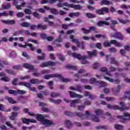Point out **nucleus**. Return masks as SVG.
Segmentation results:
<instances>
[{
  "label": "nucleus",
  "instance_id": "obj_1",
  "mask_svg": "<svg viewBox=\"0 0 130 130\" xmlns=\"http://www.w3.org/2000/svg\"><path fill=\"white\" fill-rule=\"evenodd\" d=\"M47 117H48L47 115L38 114L36 115L37 120L40 121L43 125L46 126H53V125H55V123H53L52 121L45 119L47 118Z\"/></svg>",
  "mask_w": 130,
  "mask_h": 130
},
{
  "label": "nucleus",
  "instance_id": "obj_2",
  "mask_svg": "<svg viewBox=\"0 0 130 130\" xmlns=\"http://www.w3.org/2000/svg\"><path fill=\"white\" fill-rule=\"evenodd\" d=\"M51 78H58L59 80L63 82V83H69V82H71V80L67 78H64L62 77L60 74H47L45 75L44 79L45 80H49V79Z\"/></svg>",
  "mask_w": 130,
  "mask_h": 130
},
{
  "label": "nucleus",
  "instance_id": "obj_3",
  "mask_svg": "<svg viewBox=\"0 0 130 130\" xmlns=\"http://www.w3.org/2000/svg\"><path fill=\"white\" fill-rule=\"evenodd\" d=\"M120 105L122 107H119L116 105H111L109 104L107 105L108 108L109 109H112L113 110H120V111H124V110H127L129 108L127 107H125V104L122 102H120Z\"/></svg>",
  "mask_w": 130,
  "mask_h": 130
},
{
  "label": "nucleus",
  "instance_id": "obj_4",
  "mask_svg": "<svg viewBox=\"0 0 130 130\" xmlns=\"http://www.w3.org/2000/svg\"><path fill=\"white\" fill-rule=\"evenodd\" d=\"M75 114L76 116H78L81 119H88V117L90 116V112L89 111H86L85 114L79 112H75Z\"/></svg>",
  "mask_w": 130,
  "mask_h": 130
},
{
  "label": "nucleus",
  "instance_id": "obj_5",
  "mask_svg": "<svg viewBox=\"0 0 130 130\" xmlns=\"http://www.w3.org/2000/svg\"><path fill=\"white\" fill-rule=\"evenodd\" d=\"M123 116L118 115L117 118L121 119V121L123 123L125 122L126 120H128V119L126 118L125 117H128L129 119H130V114L127 112H124L123 114Z\"/></svg>",
  "mask_w": 130,
  "mask_h": 130
},
{
  "label": "nucleus",
  "instance_id": "obj_6",
  "mask_svg": "<svg viewBox=\"0 0 130 130\" xmlns=\"http://www.w3.org/2000/svg\"><path fill=\"white\" fill-rule=\"evenodd\" d=\"M56 63L52 61H48L47 62H43L41 65V68H48V67H55Z\"/></svg>",
  "mask_w": 130,
  "mask_h": 130
},
{
  "label": "nucleus",
  "instance_id": "obj_7",
  "mask_svg": "<svg viewBox=\"0 0 130 130\" xmlns=\"http://www.w3.org/2000/svg\"><path fill=\"white\" fill-rule=\"evenodd\" d=\"M95 13L97 15H104V13H109V9L107 7H103L101 9L95 10Z\"/></svg>",
  "mask_w": 130,
  "mask_h": 130
},
{
  "label": "nucleus",
  "instance_id": "obj_8",
  "mask_svg": "<svg viewBox=\"0 0 130 130\" xmlns=\"http://www.w3.org/2000/svg\"><path fill=\"white\" fill-rule=\"evenodd\" d=\"M20 25L21 27H24V28H28L30 27L31 30H35L36 29V27L37 28V25H35L34 24L30 25V23L29 22H24L20 24Z\"/></svg>",
  "mask_w": 130,
  "mask_h": 130
},
{
  "label": "nucleus",
  "instance_id": "obj_9",
  "mask_svg": "<svg viewBox=\"0 0 130 130\" xmlns=\"http://www.w3.org/2000/svg\"><path fill=\"white\" fill-rule=\"evenodd\" d=\"M112 37L117 38V39H119V40H122L123 39V35H122V34L121 32H117L113 35Z\"/></svg>",
  "mask_w": 130,
  "mask_h": 130
},
{
  "label": "nucleus",
  "instance_id": "obj_10",
  "mask_svg": "<svg viewBox=\"0 0 130 130\" xmlns=\"http://www.w3.org/2000/svg\"><path fill=\"white\" fill-rule=\"evenodd\" d=\"M70 89L81 92H82V90H83V86H82V85H78L76 86V88H75L73 86H70Z\"/></svg>",
  "mask_w": 130,
  "mask_h": 130
},
{
  "label": "nucleus",
  "instance_id": "obj_11",
  "mask_svg": "<svg viewBox=\"0 0 130 130\" xmlns=\"http://www.w3.org/2000/svg\"><path fill=\"white\" fill-rule=\"evenodd\" d=\"M27 46H28L30 48L31 51H34V50H35V47H33V45H32V44L25 43V45H22L23 48H27Z\"/></svg>",
  "mask_w": 130,
  "mask_h": 130
},
{
  "label": "nucleus",
  "instance_id": "obj_12",
  "mask_svg": "<svg viewBox=\"0 0 130 130\" xmlns=\"http://www.w3.org/2000/svg\"><path fill=\"white\" fill-rule=\"evenodd\" d=\"M70 102H71V107L76 108V104L80 103V100L76 99L75 100H70Z\"/></svg>",
  "mask_w": 130,
  "mask_h": 130
},
{
  "label": "nucleus",
  "instance_id": "obj_13",
  "mask_svg": "<svg viewBox=\"0 0 130 130\" xmlns=\"http://www.w3.org/2000/svg\"><path fill=\"white\" fill-rule=\"evenodd\" d=\"M87 54H88L89 57H93V56H97V51L94 50L92 52L88 51H87Z\"/></svg>",
  "mask_w": 130,
  "mask_h": 130
},
{
  "label": "nucleus",
  "instance_id": "obj_14",
  "mask_svg": "<svg viewBox=\"0 0 130 130\" xmlns=\"http://www.w3.org/2000/svg\"><path fill=\"white\" fill-rule=\"evenodd\" d=\"M24 68H25V69H28V70H32L34 71L35 70V68H34V66L32 65H30L27 63H24L23 64Z\"/></svg>",
  "mask_w": 130,
  "mask_h": 130
},
{
  "label": "nucleus",
  "instance_id": "obj_15",
  "mask_svg": "<svg viewBox=\"0 0 130 130\" xmlns=\"http://www.w3.org/2000/svg\"><path fill=\"white\" fill-rule=\"evenodd\" d=\"M70 39L72 40V42H74V43H76V44H77L78 47L80 46V42L79 41V40L77 39H74L73 35L70 36Z\"/></svg>",
  "mask_w": 130,
  "mask_h": 130
},
{
  "label": "nucleus",
  "instance_id": "obj_16",
  "mask_svg": "<svg viewBox=\"0 0 130 130\" xmlns=\"http://www.w3.org/2000/svg\"><path fill=\"white\" fill-rule=\"evenodd\" d=\"M73 57H75V58H77V59H79L81 60V59L84 57V56H82L81 54H77L76 52L73 53Z\"/></svg>",
  "mask_w": 130,
  "mask_h": 130
},
{
  "label": "nucleus",
  "instance_id": "obj_17",
  "mask_svg": "<svg viewBox=\"0 0 130 130\" xmlns=\"http://www.w3.org/2000/svg\"><path fill=\"white\" fill-rule=\"evenodd\" d=\"M64 124L67 128H71L73 126V124H72V122L70 120H66Z\"/></svg>",
  "mask_w": 130,
  "mask_h": 130
},
{
  "label": "nucleus",
  "instance_id": "obj_18",
  "mask_svg": "<svg viewBox=\"0 0 130 130\" xmlns=\"http://www.w3.org/2000/svg\"><path fill=\"white\" fill-rule=\"evenodd\" d=\"M111 43L114 44L115 46H117V47H121V46H122V44L117 42V41L115 40H112Z\"/></svg>",
  "mask_w": 130,
  "mask_h": 130
},
{
  "label": "nucleus",
  "instance_id": "obj_19",
  "mask_svg": "<svg viewBox=\"0 0 130 130\" xmlns=\"http://www.w3.org/2000/svg\"><path fill=\"white\" fill-rule=\"evenodd\" d=\"M18 116V112H14L11 113V116L10 117V119L11 120H15L16 117Z\"/></svg>",
  "mask_w": 130,
  "mask_h": 130
},
{
  "label": "nucleus",
  "instance_id": "obj_20",
  "mask_svg": "<svg viewBox=\"0 0 130 130\" xmlns=\"http://www.w3.org/2000/svg\"><path fill=\"white\" fill-rule=\"evenodd\" d=\"M101 6H103L104 5L106 6H109V5H111V2L108 0H101Z\"/></svg>",
  "mask_w": 130,
  "mask_h": 130
},
{
  "label": "nucleus",
  "instance_id": "obj_21",
  "mask_svg": "<svg viewBox=\"0 0 130 130\" xmlns=\"http://www.w3.org/2000/svg\"><path fill=\"white\" fill-rule=\"evenodd\" d=\"M94 112L97 116H99V115H102V114H103V111L100 109L95 110Z\"/></svg>",
  "mask_w": 130,
  "mask_h": 130
},
{
  "label": "nucleus",
  "instance_id": "obj_22",
  "mask_svg": "<svg viewBox=\"0 0 130 130\" xmlns=\"http://www.w3.org/2000/svg\"><path fill=\"white\" fill-rule=\"evenodd\" d=\"M50 102H52V103H54V104H59L60 102H61V100H53V99H49Z\"/></svg>",
  "mask_w": 130,
  "mask_h": 130
},
{
  "label": "nucleus",
  "instance_id": "obj_23",
  "mask_svg": "<svg viewBox=\"0 0 130 130\" xmlns=\"http://www.w3.org/2000/svg\"><path fill=\"white\" fill-rule=\"evenodd\" d=\"M110 63H111L112 64H115V66H119L118 62L115 60V58H114V57H111L110 58Z\"/></svg>",
  "mask_w": 130,
  "mask_h": 130
},
{
  "label": "nucleus",
  "instance_id": "obj_24",
  "mask_svg": "<svg viewBox=\"0 0 130 130\" xmlns=\"http://www.w3.org/2000/svg\"><path fill=\"white\" fill-rule=\"evenodd\" d=\"M30 84H40V80L38 79H33L30 81Z\"/></svg>",
  "mask_w": 130,
  "mask_h": 130
},
{
  "label": "nucleus",
  "instance_id": "obj_25",
  "mask_svg": "<svg viewBox=\"0 0 130 130\" xmlns=\"http://www.w3.org/2000/svg\"><path fill=\"white\" fill-rule=\"evenodd\" d=\"M37 29H42V30H45L46 29H47V25H43L41 24H39L37 25Z\"/></svg>",
  "mask_w": 130,
  "mask_h": 130
},
{
  "label": "nucleus",
  "instance_id": "obj_26",
  "mask_svg": "<svg viewBox=\"0 0 130 130\" xmlns=\"http://www.w3.org/2000/svg\"><path fill=\"white\" fill-rule=\"evenodd\" d=\"M91 120L92 121H95V122H99V121H100V119L94 115H91Z\"/></svg>",
  "mask_w": 130,
  "mask_h": 130
},
{
  "label": "nucleus",
  "instance_id": "obj_27",
  "mask_svg": "<svg viewBox=\"0 0 130 130\" xmlns=\"http://www.w3.org/2000/svg\"><path fill=\"white\" fill-rule=\"evenodd\" d=\"M6 125H7V126H9V127H10V128H12L13 130H17V127L13 126V125H12V124H11V122H10V121H7L6 122Z\"/></svg>",
  "mask_w": 130,
  "mask_h": 130
},
{
  "label": "nucleus",
  "instance_id": "obj_28",
  "mask_svg": "<svg viewBox=\"0 0 130 130\" xmlns=\"http://www.w3.org/2000/svg\"><path fill=\"white\" fill-rule=\"evenodd\" d=\"M81 14L80 12H76V13H71L69 14V17H71V18L75 16V17H79Z\"/></svg>",
  "mask_w": 130,
  "mask_h": 130
},
{
  "label": "nucleus",
  "instance_id": "obj_29",
  "mask_svg": "<svg viewBox=\"0 0 130 130\" xmlns=\"http://www.w3.org/2000/svg\"><path fill=\"white\" fill-rule=\"evenodd\" d=\"M8 93L9 94H11V95L17 96V90H15L13 89H9L8 90Z\"/></svg>",
  "mask_w": 130,
  "mask_h": 130
},
{
  "label": "nucleus",
  "instance_id": "obj_30",
  "mask_svg": "<svg viewBox=\"0 0 130 130\" xmlns=\"http://www.w3.org/2000/svg\"><path fill=\"white\" fill-rule=\"evenodd\" d=\"M64 114H65V115H67V116H70V117H73V116H74V115H75V113H72L68 111H65Z\"/></svg>",
  "mask_w": 130,
  "mask_h": 130
},
{
  "label": "nucleus",
  "instance_id": "obj_31",
  "mask_svg": "<svg viewBox=\"0 0 130 130\" xmlns=\"http://www.w3.org/2000/svg\"><path fill=\"white\" fill-rule=\"evenodd\" d=\"M67 69H70L71 70H74V71H77V67L72 66L71 64H68L66 66Z\"/></svg>",
  "mask_w": 130,
  "mask_h": 130
},
{
  "label": "nucleus",
  "instance_id": "obj_32",
  "mask_svg": "<svg viewBox=\"0 0 130 130\" xmlns=\"http://www.w3.org/2000/svg\"><path fill=\"white\" fill-rule=\"evenodd\" d=\"M86 17H87V18H89V19L96 18V15H95L94 14H91L90 13H86Z\"/></svg>",
  "mask_w": 130,
  "mask_h": 130
},
{
  "label": "nucleus",
  "instance_id": "obj_33",
  "mask_svg": "<svg viewBox=\"0 0 130 130\" xmlns=\"http://www.w3.org/2000/svg\"><path fill=\"white\" fill-rule=\"evenodd\" d=\"M86 58H87L86 56H83V57L82 59H81V63L82 64H85L86 63H89V62L86 60Z\"/></svg>",
  "mask_w": 130,
  "mask_h": 130
},
{
  "label": "nucleus",
  "instance_id": "obj_34",
  "mask_svg": "<svg viewBox=\"0 0 130 130\" xmlns=\"http://www.w3.org/2000/svg\"><path fill=\"white\" fill-rule=\"evenodd\" d=\"M21 120L23 123H24L25 124H28V123H29V119H27L26 118H21Z\"/></svg>",
  "mask_w": 130,
  "mask_h": 130
},
{
  "label": "nucleus",
  "instance_id": "obj_35",
  "mask_svg": "<svg viewBox=\"0 0 130 130\" xmlns=\"http://www.w3.org/2000/svg\"><path fill=\"white\" fill-rule=\"evenodd\" d=\"M60 96V94L58 92H52L51 93V97L53 98H55V97H58Z\"/></svg>",
  "mask_w": 130,
  "mask_h": 130
},
{
  "label": "nucleus",
  "instance_id": "obj_36",
  "mask_svg": "<svg viewBox=\"0 0 130 130\" xmlns=\"http://www.w3.org/2000/svg\"><path fill=\"white\" fill-rule=\"evenodd\" d=\"M111 44H112V43H111V40L110 41V42H105L103 43V45H104V47H109L111 46Z\"/></svg>",
  "mask_w": 130,
  "mask_h": 130
},
{
  "label": "nucleus",
  "instance_id": "obj_37",
  "mask_svg": "<svg viewBox=\"0 0 130 130\" xmlns=\"http://www.w3.org/2000/svg\"><path fill=\"white\" fill-rule=\"evenodd\" d=\"M119 22H120V23H121V24H127V23H129V21L127 19H125V20H123V19H118Z\"/></svg>",
  "mask_w": 130,
  "mask_h": 130
},
{
  "label": "nucleus",
  "instance_id": "obj_38",
  "mask_svg": "<svg viewBox=\"0 0 130 130\" xmlns=\"http://www.w3.org/2000/svg\"><path fill=\"white\" fill-rule=\"evenodd\" d=\"M114 127L116 129L121 130V129H123V126L119 124H115L114 125Z\"/></svg>",
  "mask_w": 130,
  "mask_h": 130
},
{
  "label": "nucleus",
  "instance_id": "obj_39",
  "mask_svg": "<svg viewBox=\"0 0 130 130\" xmlns=\"http://www.w3.org/2000/svg\"><path fill=\"white\" fill-rule=\"evenodd\" d=\"M108 128V126L107 125L98 126L96 127V129H107Z\"/></svg>",
  "mask_w": 130,
  "mask_h": 130
},
{
  "label": "nucleus",
  "instance_id": "obj_40",
  "mask_svg": "<svg viewBox=\"0 0 130 130\" xmlns=\"http://www.w3.org/2000/svg\"><path fill=\"white\" fill-rule=\"evenodd\" d=\"M37 59L39 60H44V59H45V54L43 53L42 56H38Z\"/></svg>",
  "mask_w": 130,
  "mask_h": 130
},
{
  "label": "nucleus",
  "instance_id": "obj_41",
  "mask_svg": "<svg viewBox=\"0 0 130 130\" xmlns=\"http://www.w3.org/2000/svg\"><path fill=\"white\" fill-rule=\"evenodd\" d=\"M24 12L26 15H31L32 14V11L28 8H25Z\"/></svg>",
  "mask_w": 130,
  "mask_h": 130
},
{
  "label": "nucleus",
  "instance_id": "obj_42",
  "mask_svg": "<svg viewBox=\"0 0 130 130\" xmlns=\"http://www.w3.org/2000/svg\"><path fill=\"white\" fill-rule=\"evenodd\" d=\"M6 73H7V74H9V75H12L13 76H15V75H16V74H15V72H14V71H13L12 70L6 69Z\"/></svg>",
  "mask_w": 130,
  "mask_h": 130
},
{
  "label": "nucleus",
  "instance_id": "obj_43",
  "mask_svg": "<svg viewBox=\"0 0 130 130\" xmlns=\"http://www.w3.org/2000/svg\"><path fill=\"white\" fill-rule=\"evenodd\" d=\"M33 16L35 18H37L38 20L40 19H41V16H40V14H38L37 12H33Z\"/></svg>",
  "mask_w": 130,
  "mask_h": 130
},
{
  "label": "nucleus",
  "instance_id": "obj_44",
  "mask_svg": "<svg viewBox=\"0 0 130 130\" xmlns=\"http://www.w3.org/2000/svg\"><path fill=\"white\" fill-rule=\"evenodd\" d=\"M125 94L127 95L124 98H122L121 99H124L125 98H127V99L130 101V91L125 92Z\"/></svg>",
  "mask_w": 130,
  "mask_h": 130
},
{
  "label": "nucleus",
  "instance_id": "obj_45",
  "mask_svg": "<svg viewBox=\"0 0 130 130\" xmlns=\"http://www.w3.org/2000/svg\"><path fill=\"white\" fill-rule=\"evenodd\" d=\"M89 83H90V84H98L99 82L96 81V79L95 78H91L89 80Z\"/></svg>",
  "mask_w": 130,
  "mask_h": 130
},
{
  "label": "nucleus",
  "instance_id": "obj_46",
  "mask_svg": "<svg viewBox=\"0 0 130 130\" xmlns=\"http://www.w3.org/2000/svg\"><path fill=\"white\" fill-rule=\"evenodd\" d=\"M50 11L53 15H57V14H58V11H57V10L54 8L51 9Z\"/></svg>",
  "mask_w": 130,
  "mask_h": 130
},
{
  "label": "nucleus",
  "instance_id": "obj_47",
  "mask_svg": "<svg viewBox=\"0 0 130 130\" xmlns=\"http://www.w3.org/2000/svg\"><path fill=\"white\" fill-rule=\"evenodd\" d=\"M1 81H4V82H10L11 79L8 77H3L1 79Z\"/></svg>",
  "mask_w": 130,
  "mask_h": 130
},
{
  "label": "nucleus",
  "instance_id": "obj_48",
  "mask_svg": "<svg viewBox=\"0 0 130 130\" xmlns=\"http://www.w3.org/2000/svg\"><path fill=\"white\" fill-rule=\"evenodd\" d=\"M18 94H20V95H24V94H26V91L18 89L17 90V95H18Z\"/></svg>",
  "mask_w": 130,
  "mask_h": 130
},
{
  "label": "nucleus",
  "instance_id": "obj_49",
  "mask_svg": "<svg viewBox=\"0 0 130 130\" xmlns=\"http://www.w3.org/2000/svg\"><path fill=\"white\" fill-rule=\"evenodd\" d=\"M69 93H70V97L71 98H75L77 97V94L73 91H69Z\"/></svg>",
  "mask_w": 130,
  "mask_h": 130
},
{
  "label": "nucleus",
  "instance_id": "obj_50",
  "mask_svg": "<svg viewBox=\"0 0 130 130\" xmlns=\"http://www.w3.org/2000/svg\"><path fill=\"white\" fill-rule=\"evenodd\" d=\"M11 8V5L9 4H8L7 5H3L2 6V8L3 10H9V8Z\"/></svg>",
  "mask_w": 130,
  "mask_h": 130
},
{
  "label": "nucleus",
  "instance_id": "obj_51",
  "mask_svg": "<svg viewBox=\"0 0 130 130\" xmlns=\"http://www.w3.org/2000/svg\"><path fill=\"white\" fill-rule=\"evenodd\" d=\"M109 51H110V52H112L113 53H116V51H117V50L114 47H111L109 49Z\"/></svg>",
  "mask_w": 130,
  "mask_h": 130
},
{
  "label": "nucleus",
  "instance_id": "obj_52",
  "mask_svg": "<svg viewBox=\"0 0 130 130\" xmlns=\"http://www.w3.org/2000/svg\"><path fill=\"white\" fill-rule=\"evenodd\" d=\"M18 78H14L13 79V80L12 81V84L13 86H17V82L18 81Z\"/></svg>",
  "mask_w": 130,
  "mask_h": 130
},
{
  "label": "nucleus",
  "instance_id": "obj_53",
  "mask_svg": "<svg viewBox=\"0 0 130 130\" xmlns=\"http://www.w3.org/2000/svg\"><path fill=\"white\" fill-rule=\"evenodd\" d=\"M8 101L9 102V103H11V104H16V101H14L12 98H8L7 99Z\"/></svg>",
  "mask_w": 130,
  "mask_h": 130
},
{
  "label": "nucleus",
  "instance_id": "obj_54",
  "mask_svg": "<svg viewBox=\"0 0 130 130\" xmlns=\"http://www.w3.org/2000/svg\"><path fill=\"white\" fill-rule=\"evenodd\" d=\"M100 63L98 62H95L92 66V69L93 70H96L98 67H100Z\"/></svg>",
  "mask_w": 130,
  "mask_h": 130
},
{
  "label": "nucleus",
  "instance_id": "obj_55",
  "mask_svg": "<svg viewBox=\"0 0 130 130\" xmlns=\"http://www.w3.org/2000/svg\"><path fill=\"white\" fill-rule=\"evenodd\" d=\"M24 14L23 12H18L16 14V16L17 18H22V17H24Z\"/></svg>",
  "mask_w": 130,
  "mask_h": 130
},
{
  "label": "nucleus",
  "instance_id": "obj_56",
  "mask_svg": "<svg viewBox=\"0 0 130 130\" xmlns=\"http://www.w3.org/2000/svg\"><path fill=\"white\" fill-rule=\"evenodd\" d=\"M104 79L107 80V81H109V82H111V83H113L114 82V80H113V79L107 76H104Z\"/></svg>",
  "mask_w": 130,
  "mask_h": 130
},
{
  "label": "nucleus",
  "instance_id": "obj_57",
  "mask_svg": "<svg viewBox=\"0 0 130 130\" xmlns=\"http://www.w3.org/2000/svg\"><path fill=\"white\" fill-rule=\"evenodd\" d=\"M48 85L50 86V89L52 90L53 89V81H50L48 82Z\"/></svg>",
  "mask_w": 130,
  "mask_h": 130
},
{
  "label": "nucleus",
  "instance_id": "obj_58",
  "mask_svg": "<svg viewBox=\"0 0 130 130\" xmlns=\"http://www.w3.org/2000/svg\"><path fill=\"white\" fill-rule=\"evenodd\" d=\"M100 71L102 72V73H106V72L108 71V69L107 67H103L100 69Z\"/></svg>",
  "mask_w": 130,
  "mask_h": 130
},
{
  "label": "nucleus",
  "instance_id": "obj_59",
  "mask_svg": "<svg viewBox=\"0 0 130 130\" xmlns=\"http://www.w3.org/2000/svg\"><path fill=\"white\" fill-rule=\"evenodd\" d=\"M57 56H58L60 58V60L61 61H63V60L66 59V58H64V56H63V55H61V54H57Z\"/></svg>",
  "mask_w": 130,
  "mask_h": 130
},
{
  "label": "nucleus",
  "instance_id": "obj_60",
  "mask_svg": "<svg viewBox=\"0 0 130 130\" xmlns=\"http://www.w3.org/2000/svg\"><path fill=\"white\" fill-rule=\"evenodd\" d=\"M97 84H98L100 85V87H105L106 86V84L105 83L103 82V81H98Z\"/></svg>",
  "mask_w": 130,
  "mask_h": 130
},
{
  "label": "nucleus",
  "instance_id": "obj_61",
  "mask_svg": "<svg viewBox=\"0 0 130 130\" xmlns=\"http://www.w3.org/2000/svg\"><path fill=\"white\" fill-rule=\"evenodd\" d=\"M82 31H83L84 34H88V33H90V30L89 29H86L85 27H82L81 28Z\"/></svg>",
  "mask_w": 130,
  "mask_h": 130
},
{
  "label": "nucleus",
  "instance_id": "obj_62",
  "mask_svg": "<svg viewBox=\"0 0 130 130\" xmlns=\"http://www.w3.org/2000/svg\"><path fill=\"white\" fill-rule=\"evenodd\" d=\"M40 36L42 39L44 40H45V39H47V36H46V34L42 33L40 34Z\"/></svg>",
  "mask_w": 130,
  "mask_h": 130
},
{
  "label": "nucleus",
  "instance_id": "obj_63",
  "mask_svg": "<svg viewBox=\"0 0 130 130\" xmlns=\"http://www.w3.org/2000/svg\"><path fill=\"white\" fill-rule=\"evenodd\" d=\"M79 47H80L81 49H85V42H81L80 43V46Z\"/></svg>",
  "mask_w": 130,
  "mask_h": 130
},
{
  "label": "nucleus",
  "instance_id": "obj_64",
  "mask_svg": "<svg viewBox=\"0 0 130 130\" xmlns=\"http://www.w3.org/2000/svg\"><path fill=\"white\" fill-rule=\"evenodd\" d=\"M121 8L122 9H125L127 10V9H130V6L129 5H122L121 6Z\"/></svg>",
  "mask_w": 130,
  "mask_h": 130
}]
</instances>
